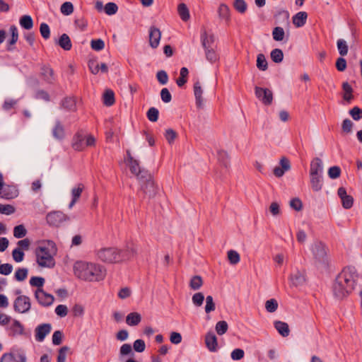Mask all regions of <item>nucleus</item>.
<instances>
[{
	"instance_id": "1",
	"label": "nucleus",
	"mask_w": 362,
	"mask_h": 362,
	"mask_svg": "<svg viewBox=\"0 0 362 362\" xmlns=\"http://www.w3.org/2000/svg\"><path fill=\"white\" fill-rule=\"evenodd\" d=\"M358 275L352 267L344 268L336 278L333 285V293L339 299L344 298L351 293L356 286Z\"/></svg>"
},
{
	"instance_id": "2",
	"label": "nucleus",
	"mask_w": 362,
	"mask_h": 362,
	"mask_svg": "<svg viewBox=\"0 0 362 362\" xmlns=\"http://www.w3.org/2000/svg\"><path fill=\"white\" fill-rule=\"evenodd\" d=\"M74 275L84 281H100L105 275V271L102 266L98 264L78 261L74 265Z\"/></svg>"
},
{
	"instance_id": "3",
	"label": "nucleus",
	"mask_w": 362,
	"mask_h": 362,
	"mask_svg": "<svg viewBox=\"0 0 362 362\" xmlns=\"http://www.w3.org/2000/svg\"><path fill=\"white\" fill-rule=\"evenodd\" d=\"M57 251L55 243L48 240L45 245L37 247L35 250L36 260L41 267L52 268L55 265L54 256Z\"/></svg>"
},
{
	"instance_id": "4",
	"label": "nucleus",
	"mask_w": 362,
	"mask_h": 362,
	"mask_svg": "<svg viewBox=\"0 0 362 362\" xmlns=\"http://www.w3.org/2000/svg\"><path fill=\"white\" fill-rule=\"evenodd\" d=\"M1 325L5 326L10 336L21 335L23 334L24 327L18 320L11 317L1 314Z\"/></svg>"
},
{
	"instance_id": "5",
	"label": "nucleus",
	"mask_w": 362,
	"mask_h": 362,
	"mask_svg": "<svg viewBox=\"0 0 362 362\" xmlns=\"http://www.w3.org/2000/svg\"><path fill=\"white\" fill-rule=\"evenodd\" d=\"M310 250L316 265L325 264L327 260V250L325 245L318 240L310 245Z\"/></svg>"
},
{
	"instance_id": "6",
	"label": "nucleus",
	"mask_w": 362,
	"mask_h": 362,
	"mask_svg": "<svg viewBox=\"0 0 362 362\" xmlns=\"http://www.w3.org/2000/svg\"><path fill=\"white\" fill-rule=\"evenodd\" d=\"M98 258L106 263H117L120 262L119 249L116 247H106L98 252Z\"/></svg>"
},
{
	"instance_id": "7",
	"label": "nucleus",
	"mask_w": 362,
	"mask_h": 362,
	"mask_svg": "<svg viewBox=\"0 0 362 362\" xmlns=\"http://www.w3.org/2000/svg\"><path fill=\"white\" fill-rule=\"evenodd\" d=\"M139 182L141 183V190H142L145 194L151 197L156 194L157 187L155 185L151 174L148 173L147 177H144L143 181Z\"/></svg>"
},
{
	"instance_id": "8",
	"label": "nucleus",
	"mask_w": 362,
	"mask_h": 362,
	"mask_svg": "<svg viewBox=\"0 0 362 362\" xmlns=\"http://www.w3.org/2000/svg\"><path fill=\"white\" fill-rule=\"evenodd\" d=\"M1 362H26V356L21 349H13L1 356Z\"/></svg>"
},
{
	"instance_id": "9",
	"label": "nucleus",
	"mask_w": 362,
	"mask_h": 362,
	"mask_svg": "<svg viewBox=\"0 0 362 362\" xmlns=\"http://www.w3.org/2000/svg\"><path fill=\"white\" fill-rule=\"evenodd\" d=\"M255 95L266 105H269L272 103L273 94L268 88L255 87Z\"/></svg>"
},
{
	"instance_id": "10",
	"label": "nucleus",
	"mask_w": 362,
	"mask_h": 362,
	"mask_svg": "<svg viewBox=\"0 0 362 362\" xmlns=\"http://www.w3.org/2000/svg\"><path fill=\"white\" fill-rule=\"evenodd\" d=\"M30 308V298L25 296H21L16 298L14 301V309L16 311L25 313Z\"/></svg>"
},
{
	"instance_id": "11",
	"label": "nucleus",
	"mask_w": 362,
	"mask_h": 362,
	"mask_svg": "<svg viewBox=\"0 0 362 362\" xmlns=\"http://www.w3.org/2000/svg\"><path fill=\"white\" fill-rule=\"evenodd\" d=\"M35 296L38 303L43 306H49L54 302V296L46 293L41 288H37L35 293Z\"/></svg>"
},
{
	"instance_id": "12",
	"label": "nucleus",
	"mask_w": 362,
	"mask_h": 362,
	"mask_svg": "<svg viewBox=\"0 0 362 362\" xmlns=\"http://www.w3.org/2000/svg\"><path fill=\"white\" fill-rule=\"evenodd\" d=\"M68 220L67 216L60 211L51 212L47 216V223L54 226H59L63 222Z\"/></svg>"
},
{
	"instance_id": "13",
	"label": "nucleus",
	"mask_w": 362,
	"mask_h": 362,
	"mask_svg": "<svg viewBox=\"0 0 362 362\" xmlns=\"http://www.w3.org/2000/svg\"><path fill=\"white\" fill-rule=\"evenodd\" d=\"M52 330L49 323H44L38 325L35 329V339L37 341L42 342Z\"/></svg>"
},
{
	"instance_id": "14",
	"label": "nucleus",
	"mask_w": 362,
	"mask_h": 362,
	"mask_svg": "<svg viewBox=\"0 0 362 362\" xmlns=\"http://www.w3.org/2000/svg\"><path fill=\"white\" fill-rule=\"evenodd\" d=\"M128 164L132 173L134 174L139 181H143V178L147 177L148 172L144 168H141L139 160H134Z\"/></svg>"
},
{
	"instance_id": "15",
	"label": "nucleus",
	"mask_w": 362,
	"mask_h": 362,
	"mask_svg": "<svg viewBox=\"0 0 362 362\" xmlns=\"http://www.w3.org/2000/svg\"><path fill=\"white\" fill-rule=\"evenodd\" d=\"M18 195L16 186L6 185L1 181V198L6 199H14Z\"/></svg>"
},
{
	"instance_id": "16",
	"label": "nucleus",
	"mask_w": 362,
	"mask_h": 362,
	"mask_svg": "<svg viewBox=\"0 0 362 362\" xmlns=\"http://www.w3.org/2000/svg\"><path fill=\"white\" fill-rule=\"evenodd\" d=\"M136 253V250L134 243H128L125 248L119 250L120 262L132 259Z\"/></svg>"
},
{
	"instance_id": "17",
	"label": "nucleus",
	"mask_w": 362,
	"mask_h": 362,
	"mask_svg": "<svg viewBox=\"0 0 362 362\" xmlns=\"http://www.w3.org/2000/svg\"><path fill=\"white\" fill-rule=\"evenodd\" d=\"M337 194L341 199L342 206L344 209H350L353 206L354 199L351 195L347 194L344 187H339Z\"/></svg>"
},
{
	"instance_id": "18",
	"label": "nucleus",
	"mask_w": 362,
	"mask_h": 362,
	"mask_svg": "<svg viewBox=\"0 0 362 362\" xmlns=\"http://www.w3.org/2000/svg\"><path fill=\"white\" fill-rule=\"evenodd\" d=\"M291 168L290 161L285 157L280 160V166L274 168V174L276 177H280L284 175L286 171Z\"/></svg>"
},
{
	"instance_id": "19",
	"label": "nucleus",
	"mask_w": 362,
	"mask_h": 362,
	"mask_svg": "<svg viewBox=\"0 0 362 362\" xmlns=\"http://www.w3.org/2000/svg\"><path fill=\"white\" fill-rule=\"evenodd\" d=\"M161 33L159 29L151 27L149 30V43L152 48H156L160 42Z\"/></svg>"
},
{
	"instance_id": "20",
	"label": "nucleus",
	"mask_w": 362,
	"mask_h": 362,
	"mask_svg": "<svg viewBox=\"0 0 362 362\" xmlns=\"http://www.w3.org/2000/svg\"><path fill=\"white\" fill-rule=\"evenodd\" d=\"M201 43L204 49L214 47V35H209L206 30H203L201 33Z\"/></svg>"
},
{
	"instance_id": "21",
	"label": "nucleus",
	"mask_w": 362,
	"mask_h": 362,
	"mask_svg": "<svg viewBox=\"0 0 362 362\" xmlns=\"http://www.w3.org/2000/svg\"><path fill=\"white\" fill-rule=\"evenodd\" d=\"M323 173V163L319 158H314L310 163V175H322Z\"/></svg>"
},
{
	"instance_id": "22",
	"label": "nucleus",
	"mask_w": 362,
	"mask_h": 362,
	"mask_svg": "<svg viewBox=\"0 0 362 362\" xmlns=\"http://www.w3.org/2000/svg\"><path fill=\"white\" fill-rule=\"evenodd\" d=\"M194 94L196 100V105L199 108H202L204 106V98H202L203 90L201 86V83L197 81L194 84Z\"/></svg>"
},
{
	"instance_id": "23",
	"label": "nucleus",
	"mask_w": 362,
	"mask_h": 362,
	"mask_svg": "<svg viewBox=\"0 0 362 362\" xmlns=\"http://www.w3.org/2000/svg\"><path fill=\"white\" fill-rule=\"evenodd\" d=\"M218 14L220 19L224 21L226 24L229 23L230 21V11L226 4H220L218 8Z\"/></svg>"
},
{
	"instance_id": "24",
	"label": "nucleus",
	"mask_w": 362,
	"mask_h": 362,
	"mask_svg": "<svg viewBox=\"0 0 362 362\" xmlns=\"http://www.w3.org/2000/svg\"><path fill=\"white\" fill-rule=\"evenodd\" d=\"M83 185L82 184H78L76 187H73L71 189V196L72 199L69 204V208L71 209L74 204L77 202L78 199L81 195V193L83 190Z\"/></svg>"
},
{
	"instance_id": "25",
	"label": "nucleus",
	"mask_w": 362,
	"mask_h": 362,
	"mask_svg": "<svg viewBox=\"0 0 362 362\" xmlns=\"http://www.w3.org/2000/svg\"><path fill=\"white\" fill-rule=\"evenodd\" d=\"M308 18V14L305 11H300L293 16V23L297 28L303 26Z\"/></svg>"
},
{
	"instance_id": "26",
	"label": "nucleus",
	"mask_w": 362,
	"mask_h": 362,
	"mask_svg": "<svg viewBox=\"0 0 362 362\" xmlns=\"http://www.w3.org/2000/svg\"><path fill=\"white\" fill-rule=\"evenodd\" d=\"M205 342L210 351H216L218 346L217 338L214 333H208L205 338Z\"/></svg>"
},
{
	"instance_id": "27",
	"label": "nucleus",
	"mask_w": 362,
	"mask_h": 362,
	"mask_svg": "<svg viewBox=\"0 0 362 362\" xmlns=\"http://www.w3.org/2000/svg\"><path fill=\"white\" fill-rule=\"evenodd\" d=\"M310 177L312 189L315 192L321 190L323 185V180L322 175H310Z\"/></svg>"
},
{
	"instance_id": "28",
	"label": "nucleus",
	"mask_w": 362,
	"mask_h": 362,
	"mask_svg": "<svg viewBox=\"0 0 362 362\" xmlns=\"http://www.w3.org/2000/svg\"><path fill=\"white\" fill-rule=\"evenodd\" d=\"M65 135L64 129L62 123L57 120L52 129V136L57 140H62L64 139Z\"/></svg>"
},
{
	"instance_id": "29",
	"label": "nucleus",
	"mask_w": 362,
	"mask_h": 362,
	"mask_svg": "<svg viewBox=\"0 0 362 362\" xmlns=\"http://www.w3.org/2000/svg\"><path fill=\"white\" fill-rule=\"evenodd\" d=\"M274 327L281 336L287 337L289 335L290 330L286 322L276 321L274 322Z\"/></svg>"
},
{
	"instance_id": "30",
	"label": "nucleus",
	"mask_w": 362,
	"mask_h": 362,
	"mask_svg": "<svg viewBox=\"0 0 362 362\" xmlns=\"http://www.w3.org/2000/svg\"><path fill=\"white\" fill-rule=\"evenodd\" d=\"M141 320V315L136 312L129 313L126 317V322L129 326H136L139 324Z\"/></svg>"
},
{
	"instance_id": "31",
	"label": "nucleus",
	"mask_w": 362,
	"mask_h": 362,
	"mask_svg": "<svg viewBox=\"0 0 362 362\" xmlns=\"http://www.w3.org/2000/svg\"><path fill=\"white\" fill-rule=\"evenodd\" d=\"M342 89L344 91L343 98L347 101L348 103H350L352 99L354 98L353 96V88H351V85L348 82H344L342 83Z\"/></svg>"
},
{
	"instance_id": "32",
	"label": "nucleus",
	"mask_w": 362,
	"mask_h": 362,
	"mask_svg": "<svg viewBox=\"0 0 362 362\" xmlns=\"http://www.w3.org/2000/svg\"><path fill=\"white\" fill-rule=\"evenodd\" d=\"M41 75L47 83H52L54 79L53 70L49 66L42 67Z\"/></svg>"
},
{
	"instance_id": "33",
	"label": "nucleus",
	"mask_w": 362,
	"mask_h": 362,
	"mask_svg": "<svg viewBox=\"0 0 362 362\" xmlns=\"http://www.w3.org/2000/svg\"><path fill=\"white\" fill-rule=\"evenodd\" d=\"M59 45L64 50H70L72 47V44L70 37L66 34H62L59 40Z\"/></svg>"
},
{
	"instance_id": "34",
	"label": "nucleus",
	"mask_w": 362,
	"mask_h": 362,
	"mask_svg": "<svg viewBox=\"0 0 362 362\" xmlns=\"http://www.w3.org/2000/svg\"><path fill=\"white\" fill-rule=\"evenodd\" d=\"M85 136L78 134L74 137L73 147L76 151H82L85 148Z\"/></svg>"
},
{
	"instance_id": "35",
	"label": "nucleus",
	"mask_w": 362,
	"mask_h": 362,
	"mask_svg": "<svg viewBox=\"0 0 362 362\" xmlns=\"http://www.w3.org/2000/svg\"><path fill=\"white\" fill-rule=\"evenodd\" d=\"M19 23L22 28L26 30H30L33 27V21L30 16L24 15L19 21Z\"/></svg>"
},
{
	"instance_id": "36",
	"label": "nucleus",
	"mask_w": 362,
	"mask_h": 362,
	"mask_svg": "<svg viewBox=\"0 0 362 362\" xmlns=\"http://www.w3.org/2000/svg\"><path fill=\"white\" fill-rule=\"evenodd\" d=\"M10 32L11 33V37L8 42V50H13V45L16 44L18 39V29L15 25H12L10 28Z\"/></svg>"
},
{
	"instance_id": "37",
	"label": "nucleus",
	"mask_w": 362,
	"mask_h": 362,
	"mask_svg": "<svg viewBox=\"0 0 362 362\" xmlns=\"http://www.w3.org/2000/svg\"><path fill=\"white\" fill-rule=\"evenodd\" d=\"M189 71L186 67H182L180 69V77L177 79L176 83L179 87L183 86L187 81Z\"/></svg>"
},
{
	"instance_id": "38",
	"label": "nucleus",
	"mask_w": 362,
	"mask_h": 362,
	"mask_svg": "<svg viewBox=\"0 0 362 362\" xmlns=\"http://www.w3.org/2000/svg\"><path fill=\"white\" fill-rule=\"evenodd\" d=\"M62 107L67 110H74L76 108V100L74 98L67 97L62 101Z\"/></svg>"
},
{
	"instance_id": "39",
	"label": "nucleus",
	"mask_w": 362,
	"mask_h": 362,
	"mask_svg": "<svg viewBox=\"0 0 362 362\" xmlns=\"http://www.w3.org/2000/svg\"><path fill=\"white\" fill-rule=\"evenodd\" d=\"M103 103L106 106H111L115 103V94L112 90H105L103 94Z\"/></svg>"
},
{
	"instance_id": "40",
	"label": "nucleus",
	"mask_w": 362,
	"mask_h": 362,
	"mask_svg": "<svg viewBox=\"0 0 362 362\" xmlns=\"http://www.w3.org/2000/svg\"><path fill=\"white\" fill-rule=\"evenodd\" d=\"M205 57L210 63H214L218 59V55L214 47L204 49Z\"/></svg>"
},
{
	"instance_id": "41",
	"label": "nucleus",
	"mask_w": 362,
	"mask_h": 362,
	"mask_svg": "<svg viewBox=\"0 0 362 362\" xmlns=\"http://www.w3.org/2000/svg\"><path fill=\"white\" fill-rule=\"evenodd\" d=\"M177 11L181 19L187 21L189 18V13L187 6L182 3L178 5Z\"/></svg>"
},
{
	"instance_id": "42",
	"label": "nucleus",
	"mask_w": 362,
	"mask_h": 362,
	"mask_svg": "<svg viewBox=\"0 0 362 362\" xmlns=\"http://www.w3.org/2000/svg\"><path fill=\"white\" fill-rule=\"evenodd\" d=\"M270 57L274 62L280 63L283 61L284 53L281 49L276 48L271 52Z\"/></svg>"
},
{
	"instance_id": "43",
	"label": "nucleus",
	"mask_w": 362,
	"mask_h": 362,
	"mask_svg": "<svg viewBox=\"0 0 362 362\" xmlns=\"http://www.w3.org/2000/svg\"><path fill=\"white\" fill-rule=\"evenodd\" d=\"M70 352V348L67 346H62L58 351L57 362H66L67 354Z\"/></svg>"
},
{
	"instance_id": "44",
	"label": "nucleus",
	"mask_w": 362,
	"mask_h": 362,
	"mask_svg": "<svg viewBox=\"0 0 362 362\" xmlns=\"http://www.w3.org/2000/svg\"><path fill=\"white\" fill-rule=\"evenodd\" d=\"M257 67L261 71H265L268 68L266 57L263 54H259L257 57Z\"/></svg>"
},
{
	"instance_id": "45",
	"label": "nucleus",
	"mask_w": 362,
	"mask_h": 362,
	"mask_svg": "<svg viewBox=\"0 0 362 362\" xmlns=\"http://www.w3.org/2000/svg\"><path fill=\"white\" fill-rule=\"evenodd\" d=\"M60 11L64 16H69L74 12V6L71 2L66 1L60 7Z\"/></svg>"
},
{
	"instance_id": "46",
	"label": "nucleus",
	"mask_w": 362,
	"mask_h": 362,
	"mask_svg": "<svg viewBox=\"0 0 362 362\" xmlns=\"http://www.w3.org/2000/svg\"><path fill=\"white\" fill-rule=\"evenodd\" d=\"M28 274V270L26 268H18L14 274V278L18 281H24Z\"/></svg>"
},
{
	"instance_id": "47",
	"label": "nucleus",
	"mask_w": 362,
	"mask_h": 362,
	"mask_svg": "<svg viewBox=\"0 0 362 362\" xmlns=\"http://www.w3.org/2000/svg\"><path fill=\"white\" fill-rule=\"evenodd\" d=\"M234 8L240 13H244L247 8V5L245 0H234Z\"/></svg>"
},
{
	"instance_id": "48",
	"label": "nucleus",
	"mask_w": 362,
	"mask_h": 362,
	"mask_svg": "<svg viewBox=\"0 0 362 362\" xmlns=\"http://www.w3.org/2000/svg\"><path fill=\"white\" fill-rule=\"evenodd\" d=\"M285 36V32L283 28L276 27L272 31V37L275 41H282Z\"/></svg>"
},
{
	"instance_id": "49",
	"label": "nucleus",
	"mask_w": 362,
	"mask_h": 362,
	"mask_svg": "<svg viewBox=\"0 0 362 362\" xmlns=\"http://www.w3.org/2000/svg\"><path fill=\"white\" fill-rule=\"evenodd\" d=\"M337 49L341 56H346L348 53V45L343 39H339L337 42Z\"/></svg>"
},
{
	"instance_id": "50",
	"label": "nucleus",
	"mask_w": 362,
	"mask_h": 362,
	"mask_svg": "<svg viewBox=\"0 0 362 362\" xmlns=\"http://www.w3.org/2000/svg\"><path fill=\"white\" fill-rule=\"evenodd\" d=\"M203 284L202 279L200 276H193L189 283V286L192 290H198Z\"/></svg>"
},
{
	"instance_id": "51",
	"label": "nucleus",
	"mask_w": 362,
	"mask_h": 362,
	"mask_svg": "<svg viewBox=\"0 0 362 362\" xmlns=\"http://www.w3.org/2000/svg\"><path fill=\"white\" fill-rule=\"evenodd\" d=\"M118 11V6L115 3L109 2L105 5L104 11L108 16L115 14Z\"/></svg>"
},
{
	"instance_id": "52",
	"label": "nucleus",
	"mask_w": 362,
	"mask_h": 362,
	"mask_svg": "<svg viewBox=\"0 0 362 362\" xmlns=\"http://www.w3.org/2000/svg\"><path fill=\"white\" fill-rule=\"evenodd\" d=\"M228 323L224 321H218L216 325V331L218 335L224 334L228 330Z\"/></svg>"
},
{
	"instance_id": "53",
	"label": "nucleus",
	"mask_w": 362,
	"mask_h": 362,
	"mask_svg": "<svg viewBox=\"0 0 362 362\" xmlns=\"http://www.w3.org/2000/svg\"><path fill=\"white\" fill-rule=\"evenodd\" d=\"M228 258L231 264H236L240 260V255L233 250L228 252Z\"/></svg>"
},
{
	"instance_id": "54",
	"label": "nucleus",
	"mask_w": 362,
	"mask_h": 362,
	"mask_svg": "<svg viewBox=\"0 0 362 362\" xmlns=\"http://www.w3.org/2000/svg\"><path fill=\"white\" fill-rule=\"evenodd\" d=\"M265 308L269 313L275 312L278 308L277 301L274 298L267 300L265 303Z\"/></svg>"
},
{
	"instance_id": "55",
	"label": "nucleus",
	"mask_w": 362,
	"mask_h": 362,
	"mask_svg": "<svg viewBox=\"0 0 362 362\" xmlns=\"http://www.w3.org/2000/svg\"><path fill=\"white\" fill-rule=\"evenodd\" d=\"M146 115H147V118L148 119V120H150L151 122H155L158 119L159 112L157 108L151 107L148 110Z\"/></svg>"
},
{
	"instance_id": "56",
	"label": "nucleus",
	"mask_w": 362,
	"mask_h": 362,
	"mask_svg": "<svg viewBox=\"0 0 362 362\" xmlns=\"http://www.w3.org/2000/svg\"><path fill=\"white\" fill-rule=\"evenodd\" d=\"M192 300L195 306L199 307L203 304L204 296L202 293H196L192 296Z\"/></svg>"
},
{
	"instance_id": "57",
	"label": "nucleus",
	"mask_w": 362,
	"mask_h": 362,
	"mask_svg": "<svg viewBox=\"0 0 362 362\" xmlns=\"http://www.w3.org/2000/svg\"><path fill=\"white\" fill-rule=\"evenodd\" d=\"M26 229L23 225H18L13 229V235L16 238H21L26 235Z\"/></svg>"
},
{
	"instance_id": "58",
	"label": "nucleus",
	"mask_w": 362,
	"mask_h": 362,
	"mask_svg": "<svg viewBox=\"0 0 362 362\" xmlns=\"http://www.w3.org/2000/svg\"><path fill=\"white\" fill-rule=\"evenodd\" d=\"M216 305L214 302L213 297L211 296H207L206 298L205 312L206 313H209L214 311Z\"/></svg>"
},
{
	"instance_id": "59",
	"label": "nucleus",
	"mask_w": 362,
	"mask_h": 362,
	"mask_svg": "<svg viewBox=\"0 0 362 362\" xmlns=\"http://www.w3.org/2000/svg\"><path fill=\"white\" fill-rule=\"evenodd\" d=\"M349 114L354 120L358 121L362 118V109L355 106L349 110Z\"/></svg>"
},
{
	"instance_id": "60",
	"label": "nucleus",
	"mask_w": 362,
	"mask_h": 362,
	"mask_svg": "<svg viewBox=\"0 0 362 362\" xmlns=\"http://www.w3.org/2000/svg\"><path fill=\"white\" fill-rule=\"evenodd\" d=\"M91 48L95 51H100L105 47V42L101 39L92 40L90 42Z\"/></svg>"
},
{
	"instance_id": "61",
	"label": "nucleus",
	"mask_w": 362,
	"mask_h": 362,
	"mask_svg": "<svg viewBox=\"0 0 362 362\" xmlns=\"http://www.w3.org/2000/svg\"><path fill=\"white\" fill-rule=\"evenodd\" d=\"M40 32L42 37L47 40L50 37V29L49 25L45 23H42L40 26Z\"/></svg>"
},
{
	"instance_id": "62",
	"label": "nucleus",
	"mask_w": 362,
	"mask_h": 362,
	"mask_svg": "<svg viewBox=\"0 0 362 362\" xmlns=\"http://www.w3.org/2000/svg\"><path fill=\"white\" fill-rule=\"evenodd\" d=\"M12 256L16 262H21L23 260L24 252L20 247H16L13 250Z\"/></svg>"
},
{
	"instance_id": "63",
	"label": "nucleus",
	"mask_w": 362,
	"mask_h": 362,
	"mask_svg": "<svg viewBox=\"0 0 362 362\" xmlns=\"http://www.w3.org/2000/svg\"><path fill=\"white\" fill-rule=\"evenodd\" d=\"M156 78L161 85H165L168 81V76L165 71L161 70L157 72Z\"/></svg>"
},
{
	"instance_id": "64",
	"label": "nucleus",
	"mask_w": 362,
	"mask_h": 362,
	"mask_svg": "<svg viewBox=\"0 0 362 362\" xmlns=\"http://www.w3.org/2000/svg\"><path fill=\"white\" fill-rule=\"evenodd\" d=\"M45 283V279L40 276H33L30 279V284L32 286H36L38 288L42 287Z\"/></svg>"
}]
</instances>
